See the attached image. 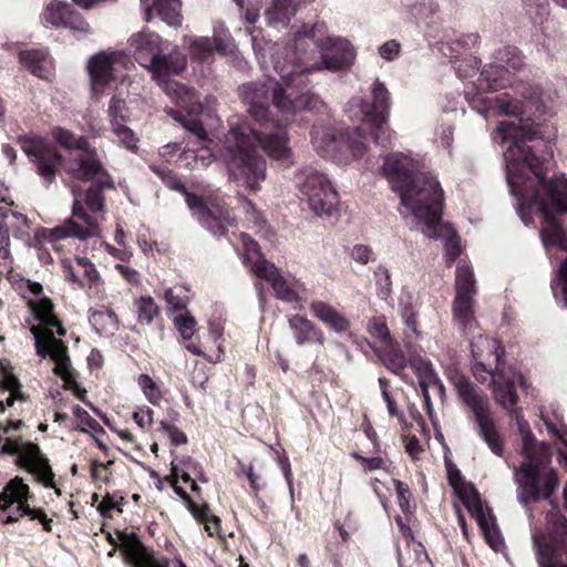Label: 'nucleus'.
Returning a JSON list of instances; mask_svg holds the SVG:
<instances>
[{"mask_svg": "<svg viewBox=\"0 0 567 567\" xmlns=\"http://www.w3.org/2000/svg\"><path fill=\"white\" fill-rule=\"evenodd\" d=\"M239 95L248 113L259 123L261 130L252 127L231 128L227 136L226 163L231 179H244L250 189L265 178L266 162L257 153L261 145L266 153L276 159L284 157V138L280 120L272 117L270 103L281 111L284 87L269 75L268 83L249 82L239 87Z\"/></svg>", "mask_w": 567, "mask_h": 567, "instance_id": "f257e3e1", "label": "nucleus"}, {"mask_svg": "<svg viewBox=\"0 0 567 567\" xmlns=\"http://www.w3.org/2000/svg\"><path fill=\"white\" fill-rule=\"evenodd\" d=\"M522 144H514L506 154V179L511 194L516 197V210L525 225V212L536 206L544 217L540 237L546 248L557 247L567 251V233L557 219L567 214V178L564 175L547 177L553 151H543L539 157Z\"/></svg>", "mask_w": 567, "mask_h": 567, "instance_id": "f03ea898", "label": "nucleus"}, {"mask_svg": "<svg viewBox=\"0 0 567 567\" xmlns=\"http://www.w3.org/2000/svg\"><path fill=\"white\" fill-rule=\"evenodd\" d=\"M319 32V24H293L289 29L286 65L290 63L292 69L286 73V114L324 107L317 94L306 90L308 73L323 69L343 71L353 62L354 50L348 40L329 37L322 41Z\"/></svg>", "mask_w": 567, "mask_h": 567, "instance_id": "7ed1b4c3", "label": "nucleus"}, {"mask_svg": "<svg viewBox=\"0 0 567 567\" xmlns=\"http://www.w3.org/2000/svg\"><path fill=\"white\" fill-rule=\"evenodd\" d=\"M481 90L478 83L477 90L465 91V99L474 111L485 118L491 115H504L518 120V124L503 121L497 125L495 138L508 144L505 158L509 147L516 143L530 152V159L539 155L535 154L537 146L528 145V142H536L548 150L547 144L556 134L546 124L545 115L549 112V105L538 85L518 82L513 86L514 94L506 92L495 97L485 96Z\"/></svg>", "mask_w": 567, "mask_h": 567, "instance_id": "20e7f679", "label": "nucleus"}, {"mask_svg": "<svg viewBox=\"0 0 567 567\" xmlns=\"http://www.w3.org/2000/svg\"><path fill=\"white\" fill-rule=\"evenodd\" d=\"M114 188L113 185L92 183L84 194V204L74 194L72 215L61 225L43 229V237L48 241L65 238L87 240L101 237V223L104 220L106 209L104 192Z\"/></svg>", "mask_w": 567, "mask_h": 567, "instance_id": "39448f33", "label": "nucleus"}, {"mask_svg": "<svg viewBox=\"0 0 567 567\" xmlns=\"http://www.w3.org/2000/svg\"><path fill=\"white\" fill-rule=\"evenodd\" d=\"M404 210L402 215H411L421 231L427 238L437 239L442 229L443 189L434 176L429 173L417 174L414 182L399 193Z\"/></svg>", "mask_w": 567, "mask_h": 567, "instance_id": "423d86ee", "label": "nucleus"}, {"mask_svg": "<svg viewBox=\"0 0 567 567\" xmlns=\"http://www.w3.org/2000/svg\"><path fill=\"white\" fill-rule=\"evenodd\" d=\"M371 103L359 96L350 99L344 106V113L352 122H361L369 127L378 145L388 146L391 144V132L386 126L391 106L390 92L379 79L371 85Z\"/></svg>", "mask_w": 567, "mask_h": 567, "instance_id": "0eeeda50", "label": "nucleus"}, {"mask_svg": "<svg viewBox=\"0 0 567 567\" xmlns=\"http://www.w3.org/2000/svg\"><path fill=\"white\" fill-rule=\"evenodd\" d=\"M311 137L317 152L338 164L348 163L350 158L363 155L368 141L363 126L352 128L313 126Z\"/></svg>", "mask_w": 567, "mask_h": 567, "instance_id": "6e6552de", "label": "nucleus"}, {"mask_svg": "<svg viewBox=\"0 0 567 567\" xmlns=\"http://www.w3.org/2000/svg\"><path fill=\"white\" fill-rule=\"evenodd\" d=\"M452 382L461 401L472 411L478 435L493 454L503 456L504 443L494 421L488 396L465 375H455Z\"/></svg>", "mask_w": 567, "mask_h": 567, "instance_id": "1a4fd4ad", "label": "nucleus"}, {"mask_svg": "<svg viewBox=\"0 0 567 567\" xmlns=\"http://www.w3.org/2000/svg\"><path fill=\"white\" fill-rule=\"evenodd\" d=\"M291 183L315 216L326 219L338 217L339 194L323 173L305 167L295 173Z\"/></svg>", "mask_w": 567, "mask_h": 567, "instance_id": "9d476101", "label": "nucleus"}, {"mask_svg": "<svg viewBox=\"0 0 567 567\" xmlns=\"http://www.w3.org/2000/svg\"><path fill=\"white\" fill-rule=\"evenodd\" d=\"M4 444L0 449V454L17 455V464L32 474L37 482L45 487H53L58 495L60 489L54 485V474L50 466L49 460L41 452L38 444L32 442H23L19 436L12 439L3 436Z\"/></svg>", "mask_w": 567, "mask_h": 567, "instance_id": "9b49d317", "label": "nucleus"}, {"mask_svg": "<svg viewBox=\"0 0 567 567\" xmlns=\"http://www.w3.org/2000/svg\"><path fill=\"white\" fill-rule=\"evenodd\" d=\"M547 518L554 535L548 540L533 535L538 567H567V518L554 512Z\"/></svg>", "mask_w": 567, "mask_h": 567, "instance_id": "f8f14e48", "label": "nucleus"}, {"mask_svg": "<svg viewBox=\"0 0 567 567\" xmlns=\"http://www.w3.org/2000/svg\"><path fill=\"white\" fill-rule=\"evenodd\" d=\"M476 295L473 269L460 262L455 272V297L452 312L455 323L463 331H472L476 327L474 317V296Z\"/></svg>", "mask_w": 567, "mask_h": 567, "instance_id": "ddd939ff", "label": "nucleus"}, {"mask_svg": "<svg viewBox=\"0 0 567 567\" xmlns=\"http://www.w3.org/2000/svg\"><path fill=\"white\" fill-rule=\"evenodd\" d=\"M514 480L522 496H551L558 486V475L553 468L540 467L527 461L514 470Z\"/></svg>", "mask_w": 567, "mask_h": 567, "instance_id": "4468645a", "label": "nucleus"}, {"mask_svg": "<svg viewBox=\"0 0 567 567\" xmlns=\"http://www.w3.org/2000/svg\"><path fill=\"white\" fill-rule=\"evenodd\" d=\"M523 64L517 48L504 47L495 53L494 62L485 68L478 79L481 89L486 87L489 91H498L511 84V80L505 78L511 70H518Z\"/></svg>", "mask_w": 567, "mask_h": 567, "instance_id": "2eb2a0df", "label": "nucleus"}, {"mask_svg": "<svg viewBox=\"0 0 567 567\" xmlns=\"http://www.w3.org/2000/svg\"><path fill=\"white\" fill-rule=\"evenodd\" d=\"M184 45L187 49L192 61L198 63L208 62L214 52L226 55L233 52L234 42L230 34L224 30L214 29V37L189 35L184 38Z\"/></svg>", "mask_w": 567, "mask_h": 567, "instance_id": "dca6fc26", "label": "nucleus"}, {"mask_svg": "<svg viewBox=\"0 0 567 567\" xmlns=\"http://www.w3.org/2000/svg\"><path fill=\"white\" fill-rule=\"evenodd\" d=\"M186 56L177 45L169 42L162 52L145 68L156 83L166 89L167 84L174 83L173 76L181 74L186 68Z\"/></svg>", "mask_w": 567, "mask_h": 567, "instance_id": "f3484780", "label": "nucleus"}, {"mask_svg": "<svg viewBox=\"0 0 567 567\" xmlns=\"http://www.w3.org/2000/svg\"><path fill=\"white\" fill-rule=\"evenodd\" d=\"M458 501L476 520L488 545L495 551L502 550L504 540L496 524V517L486 502L483 498H458Z\"/></svg>", "mask_w": 567, "mask_h": 567, "instance_id": "a211bd4d", "label": "nucleus"}, {"mask_svg": "<svg viewBox=\"0 0 567 567\" xmlns=\"http://www.w3.org/2000/svg\"><path fill=\"white\" fill-rule=\"evenodd\" d=\"M30 332L34 338L37 354L42 359L50 357L55 362L54 372L65 375V371L71 369V361L63 341L56 339L51 330H41L35 326L30 328Z\"/></svg>", "mask_w": 567, "mask_h": 567, "instance_id": "6ab92c4d", "label": "nucleus"}, {"mask_svg": "<svg viewBox=\"0 0 567 567\" xmlns=\"http://www.w3.org/2000/svg\"><path fill=\"white\" fill-rule=\"evenodd\" d=\"M81 152L73 161V166L71 167L72 176L82 182L113 185L112 176L101 162L96 150L89 145L87 150Z\"/></svg>", "mask_w": 567, "mask_h": 567, "instance_id": "aec40b11", "label": "nucleus"}, {"mask_svg": "<svg viewBox=\"0 0 567 567\" xmlns=\"http://www.w3.org/2000/svg\"><path fill=\"white\" fill-rule=\"evenodd\" d=\"M382 169L391 184V188L398 194L414 182L415 175L423 173L419 171L417 163L414 159L402 153L386 156Z\"/></svg>", "mask_w": 567, "mask_h": 567, "instance_id": "412c9836", "label": "nucleus"}, {"mask_svg": "<svg viewBox=\"0 0 567 567\" xmlns=\"http://www.w3.org/2000/svg\"><path fill=\"white\" fill-rule=\"evenodd\" d=\"M23 152L35 167L38 175L47 185L55 181L58 166L61 164V155L53 148L43 147L34 142L24 141Z\"/></svg>", "mask_w": 567, "mask_h": 567, "instance_id": "4be33fe9", "label": "nucleus"}, {"mask_svg": "<svg viewBox=\"0 0 567 567\" xmlns=\"http://www.w3.org/2000/svg\"><path fill=\"white\" fill-rule=\"evenodd\" d=\"M63 274L66 281L83 289L99 287L102 278L95 265L86 257L75 256L73 259L62 260Z\"/></svg>", "mask_w": 567, "mask_h": 567, "instance_id": "5701e85b", "label": "nucleus"}, {"mask_svg": "<svg viewBox=\"0 0 567 567\" xmlns=\"http://www.w3.org/2000/svg\"><path fill=\"white\" fill-rule=\"evenodd\" d=\"M128 43L135 61L145 69L162 52L164 47H167L169 41L155 32L146 30L133 34Z\"/></svg>", "mask_w": 567, "mask_h": 567, "instance_id": "b1692460", "label": "nucleus"}, {"mask_svg": "<svg viewBox=\"0 0 567 567\" xmlns=\"http://www.w3.org/2000/svg\"><path fill=\"white\" fill-rule=\"evenodd\" d=\"M120 547L132 567H168L166 560L156 559L134 534L117 533Z\"/></svg>", "mask_w": 567, "mask_h": 567, "instance_id": "393cba45", "label": "nucleus"}, {"mask_svg": "<svg viewBox=\"0 0 567 567\" xmlns=\"http://www.w3.org/2000/svg\"><path fill=\"white\" fill-rule=\"evenodd\" d=\"M113 54L100 52L89 60L87 69L91 79V87L95 94H102L114 80Z\"/></svg>", "mask_w": 567, "mask_h": 567, "instance_id": "a878e982", "label": "nucleus"}, {"mask_svg": "<svg viewBox=\"0 0 567 567\" xmlns=\"http://www.w3.org/2000/svg\"><path fill=\"white\" fill-rule=\"evenodd\" d=\"M141 6L144 11L143 18L146 22L153 19V11L155 10L161 20L167 25L175 29L182 25L181 0H152V3L150 0H141Z\"/></svg>", "mask_w": 567, "mask_h": 567, "instance_id": "bb28decb", "label": "nucleus"}, {"mask_svg": "<svg viewBox=\"0 0 567 567\" xmlns=\"http://www.w3.org/2000/svg\"><path fill=\"white\" fill-rule=\"evenodd\" d=\"M288 322L292 338L298 346L310 343L323 344V332L311 320L306 317L295 315L289 318Z\"/></svg>", "mask_w": 567, "mask_h": 567, "instance_id": "cd10ccee", "label": "nucleus"}, {"mask_svg": "<svg viewBox=\"0 0 567 567\" xmlns=\"http://www.w3.org/2000/svg\"><path fill=\"white\" fill-rule=\"evenodd\" d=\"M493 394L496 403L506 411H513L517 405L518 395L514 381L504 371L493 374Z\"/></svg>", "mask_w": 567, "mask_h": 567, "instance_id": "c85d7f7f", "label": "nucleus"}, {"mask_svg": "<svg viewBox=\"0 0 567 567\" xmlns=\"http://www.w3.org/2000/svg\"><path fill=\"white\" fill-rule=\"evenodd\" d=\"M310 310L318 320L337 333L344 332L350 328V321L336 308L324 301H312Z\"/></svg>", "mask_w": 567, "mask_h": 567, "instance_id": "c756f323", "label": "nucleus"}, {"mask_svg": "<svg viewBox=\"0 0 567 567\" xmlns=\"http://www.w3.org/2000/svg\"><path fill=\"white\" fill-rule=\"evenodd\" d=\"M166 94L171 96L179 106H182L189 115H197L203 111V104L199 101V96L195 90L174 82L167 84L164 89Z\"/></svg>", "mask_w": 567, "mask_h": 567, "instance_id": "7c9ffc66", "label": "nucleus"}, {"mask_svg": "<svg viewBox=\"0 0 567 567\" xmlns=\"http://www.w3.org/2000/svg\"><path fill=\"white\" fill-rule=\"evenodd\" d=\"M20 62L33 75L49 79L52 75V59L48 50H28L20 53Z\"/></svg>", "mask_w": 567, "mask_h": 567, "instance_id": "2f4dec72", "label": "nucleus"}, {"mask_svg": "<svg viewBox=\"0 0 567 567\" xmlns=\"http://www.w3.org/2000/svg\"><path fill=\"white\" fill-rule=\"evenodd\" d=\"M250 271L259 279L271 284L275 295L278 299H284V280L280 270L265 258L251 260Z\"/></svg>", "mask_w": 567, "mask_h": 567, "instance_id": "473e14b6", "label": "nucleus"}, {"mask_svg": "<svg viewBox=\"0 0 567 567\" xmlns=\"http://www.w3.org/2000/svg\"><path fill=\"white\" fill-rule=\"evenodd\" d=\"M182 503L196 520L204 524L205 530L210 536L219 533L220 519L212 514L210 508L205 502L197 503L194 498H182Z\"/></svg>", "mask_w": 567, "mask_h": 567, "instance_id": "72a5a7b5", "label": "nucleus"}, {"mask_svg": "<svg viewBox=\"0 0 567 567\" xmlns=\"http://www.w3.org/2000/svg\"><path fill=\"white\" fill-rule=\"evenodd\" d=\"M471 351L473 359L491 360V358H496L497 362H501L504 354V350L496 339L482 334L473 337Z\"/></svg>", "mask_w": 567, "mask_h": 567, "instance_id": "f704fd0d", "label": "nucleus"}, {"mask_svg": "<svg viewBox=\"0 0 567 567\" xmlns=\"http://www.w3.org/2000/svg\"><path fill=\"white\" fill-rule=\"evenodd\" d=\"M378 357L383 365L396 375H402L408 367V360L404 352L394 341L385 344L384 348L378 352Z\"/></svg>", "mask_w": 567, "mask_h": 567, "instance_id": "c9c22d12", "label": "nucleus"}, {"mask_svg": "<svg viewBox=\"0 0 567 567\" xmlns=\"http://www.w3.org/2000/svg\"><path fill=\"white\" fill-rule=\"evenodd\" d=\"M28 498H0V511L7 512L14 507L16 512L22 515H30L32 519H38L42 523L44 530L50 532L51 520L40 509H31L25 503Z\"/></svg>", "mask_w": 567, "mask_h": 567, "instance_id": "e433bc0d", "label": "nucleus"}, {"mask_svg": "<svg viewBox=\"0 0 567 567\" xmlns=\"http://www.w3.org/2000/svg\"><path fill=\"white\" fill-rule=\"evenodd\" d=\"M89 320L99 334H113L118 330L117 315L111 309H90Z\"/></svg>", "mask_w": 567, "mask_h": 567, "instance_id": "4c0bfd02", "label": "nucleus"}, {"mask_svg": "<svg viewBox=\"0 0 567 567\" xmlns=\"http://www.w3.org/2000/svg\"><path fill=\"white\" fill-rule=\"evenodd\" d=\"M449 484L453 488L454 496H480L472 483L465 481L461 471L451 461L445 460Z\"/></svg>", "mask_w": 567, "mask_h": 567, "instance_id": "58836bf2", "label": "nucleus"}, {"mask_svg": "<svg viewBox=\"0 0 567 567\" xmlns=\"http://www.w3.org/2000/svg\"><path fill=\"white\" fill-rule=\"evenodd\" d=\"M33 313L35 319L44 326L43 330H50L55 327L59 336L65 334V329L61 326L60 321L53 312V305L47 300L41 299L33 305Z\"/></svg>", "mask_w": 567, "mask_h": 567, "instance_id": "ea45409f", "label": "nucleus"}, {"mask_svg": "<svg viewBox=\"0 0 567 567\" xmlns=\"http://www.w3.org/2000/svg\"><path fill=\"white\" fill-rule=\"evenodd\" d=\"M189 289L184 285H176L165 290L164 299L168 305L171 315L183 313L189 302Z\"/></svg>", "mask_w": 567, "mask_h": 567, "instance_id": "a19ab883", "label": "nucleus"}, {"mask_svg": "<svg viewBox=\"0 0 567 567\" xmlns=\"http://www.w3.org/2000/svg\"><path fill=\"white\" fill-rule=\"evenodd\" d=\"M71 9V4L52 0L44 9L42 13V20L45 24H50L55 29L63 27L66 16Z\"/></svg>", "mask_w": 567, "mask_h": 567, "instance_id": "79ce46f5", "label": "nucleus"}, {"mask_svg": "<svg viewBox=\"0 0 567 567\" xmlns=\"http://www.w3.org/2000/svg\"><path fill=\"white\" fill-rule=\"evenodd\" d=\"M52 136L62 147L66 150H87L90 145L85 136H75L72 132L63 127H55L52 131Z\"/></svg>", "mask_w": 567, "mask_h": 567, "instance_id": "37998d69", "label": "nucleus"}, {"mask_svg": "<svg viewBox=\"0 0 567 567\" xmlns=\"http://www.w3.org/2000/svg\"><path fill=\"white\" fill-rule=\"evenodd\" d=\"M207 217V223L203 220L198 221L215 237L224 236L227 231V224H233V220L225 216L219 209H209Z\"/></svg>", "mask_w": 567, "mask_h": 567, "instance_id": "c03bdc74", "label": "nucleus"}, {"mask_svg": "<svg viewBox=\"0 0 567 567\" xmlns=\"http://www.w3.org/2000/svg\"><path fill=\"white\" fill-rule=\"evenodd\" d=\"M72 31L75 38L81 39L91 33V25L85 18L72 7L66 16L63 27Z\"/></svg>", "mask_w": 567, "mask_h": 567, "instance_id": "a18cd8bd", "label": "nucleus"}, {"mask_svg": "<svg viewBox=\"0 0 567 567\" xmlns=\"http://www.w3.org/2000/svg\"><path fill=\"white\" fill-rule=\"evenodd\" d=\"M498 365L499 362H497L496 358H491V360L473 359L472 372L476 380L483 383L487 380V377H491L493 380V374L503 371L498 369Z\"/></svg>", "mask_w": 567, "mask_h": 567, "instance_id": "49530a36", "label": "nucleus"}, {"mask_svg": "<svg viewBox=\"0 0 567 567\" xmlns=\"http://www.w3.org/2000/svg\"><path fill=\"white\" fill-rule=\"evenodd\" d=\"M171 319L183 339L189 340L194 336L197 322L195 317L190 315L189 311L171 315Z\"/></svg>", "mask_w": 567, "mask_h": 567, "instance_id": "de8ad7c7", "label": "nucleus"}, {"mask_svg": "<svg viewBox=\"0 0 567 567\" xmlns=\"http://www.w3.org/2000/svg\"><path fill=\"white\" fill-rule=\"evenodd\" d=\"M305 293L306 288L300 280L286 276V302L295 303V308L302 307Z\"/></svg>", "mask_w": 567, "mask_h": 567, "instance_id": "09e8293b", "label": "nucleus"}, {"mask_svg": "<svg viewBox=\"0 0 567 567\" xmlns=\"http://www.w3.org/2000/svg\"><path fill=\"white\" fill-rule=\"evenodd\" d=\"M111 128L122 146L132 152L137 151L140 140L136 134L125 125V123H115V125H111Z\"/></svg>", "mask_w": 567, "mask_h": 567, "instance_id": "8fccbe9b", "label": "nucleus"}, {"mask_svg": "<svg viewBox=\"0 0 567 567\" xmlns=\"http://www.w3.org/2000/svg\"><path fill=\"white\" fill-rule=\"evenodd\" d=\"M367 330L371 337L379 339L384 346L394 341L383 316L371 318L368 322Z\"/></svg>", "mask_w": 567, "mask_h": 567, "instance_id": "3c124183", "label": "nucleus"}, {"mask_svg": "<svg viewBox=\"0 0 567 567\" xmlns=\"http://www.w3.org/2000/svg\"><path fill=\"white\" fill-rule=\"evenodd\" d=\"M138 321L151 324L153 319L159 313V308L150 296H143L137 300Z\"/></svg>", "mask_w": 567, "mask_h": 567, "instance_id": "603ef678", "label": "nucleus"}, {"mask_svg": "<svg viewBox=\"0 0 567 567\" xmlns=\"http://www.w3.org/2000/svg\"><path fill=\"white\" fill-rule=\"evenodd\" d=\"M107 114L111 125H115V123H125L128 120L126 102L117 96H113L109 103Z\"/></svg>", "mask_w": 567, "mask_h": 567, "instance_id": "864d4df0", "label": "nucleus"}, {"mask_svg": "<svg viewBox=\"0 0 567 567\" xmlns=\"http://www.w3.org/2000/svg\"><path fill=\"white\" fill-rule=\"evenodd\" d=\"M416 373H422L427 384L435 388L441 396L445 393V388L433 369L430 361L421 360L419 365H415Z\"/></svg>", "mask_w": 567, "mask_h": 567, "instance_id": "5fc2aeb1", "label": "nucleus"}, {"mask_svg": "<svg viewBox=\"0 0 567 567\" xmlns=\"http://www.w3.org/2000/svg\"><path fill=\"white\" fill-rule=\"evenodd\" d=\"M137 383L148 402L154 405L159 403L162 400L161 389L148 374H140Z\"/></svg>", "mask_w": 567, "mask_h": 567, "instance_id": "6e6d98bb", "label": "nucleus"}, {"mask_svg": "<svg viewBox=\"0 0 567 567\" xmlns=\"http://www.w3.org/2000/svg\"><path fill=\"white\" fill-rule=\"evenodd\" d=\"M172 476H173L172 487L174 488L175 493L178 496H181V497L189 496L187 494V492L184 491L183 487L179 485V478L183 481V483L189 485L192 492H196V493L200 492L197 483L190 477V475L185 472H179V470L175 465H173V467H172Z\"/></svg>", "mask_w": 567, "mask_h": 567, "instance_id": "4d7b16f0", "label": "nucleus"}, {"mask_svg": "<svg viewBox=\"0 0 567 567\" xmlns=\"http://www.w3.org/2000/svg\"><path fill=\"white\" fill-rule=\"evenodd\" d=\"M377 277L378 296L386 300L392 293V279L388 268L379 266L374 272Z\"/></svg>", "mask_w": 567, "mask_h": 567, "instance_id": "13d9d810", "label": "nucleus"}, {"mask_svg": "<svg viewBox=\"0 0 567 567\" xmlns=\"http://www.w3.org/2000/svg\"><path fill=\"white\" fill-rule=\"evenodd\" d=\"M183 193L185 195L187 206L193 212V215L197 218V220H203L204 223H207V214L210 208H208L205 205L202 197L188 193L186 189Z\"/></svg>", "mask_w": 567, "mask_h": 567, "instance_id": "bf43d9fd", "label": "nucleus"}, {"mask_svg": "<svg viewBox=\"0 0 567 567\" xmlns=\"http://www.w3.org/2000/svg\"><path fill=\"white\" fill-rule=\"evenodd\" d=\"M447 238L445 240V260L446 265L451 267L461 254L460 238L455 231L447 228Z\"/></svg>", "mask_w": 567, "mask_h": 567, "instance_id": "052dcab7", "label": "nucleus"}, {"mask_svg": "<svg viewBox=\"0 0 567 567\" xmlns=\"http://www.w3.org/2000/svg\"><path fill=\"white\" fill-rule=\"evenodd\" d=\"M241 241L244 246L243 260L244 264L249 268L251 260L262 258L260 247L258 243L250 238L247 234H241Z\"/></svg>", "mask_w": 567, "mask_h": 567, "instance_id": "680f3d73", "label": "nucleus"}, {"mask_svg": "<svg viewBox=\"0 0 567 567\" xmlns=\"http://www.w3.org/2000/svg\"><path fill=\"white\" fill-rule=\"evenodd\" d=\"M284 0H267L265 17L269 25L277 27L282 22Z\"/></svg>", "mask_w": 567, "mask_h": 567, "instance_id": "e2e57ef3", "label": "nucleus"}, {"mask_svg": "<svg viewBox=\"0 0 567 567\" xmlns=\"http://www.w3.org/2000/svg\"><path fill=\"white\" fill-rule=\"evenodd\" d=\"M239 10L244 12L247 22L254 24L258 17L261 0H234Z\"/></svg>", "mask_w": 567, "mask_h": 567, "instance_id": "0e129e2a", "label": "nucleus"}, {"mask_svg": "<svg viewBox=\"0 0 567 567\" xmlns=\"http://www.w3.org/2000/svg\"><path fill=\"white\" fill-rule=\"evenodd\" d=\"M416 546L420 548V551L416 548L414 549L415 559L412 563H410L408 558L399 555L398 561L400 567H432L422 544L417 543Z\"/></svg>", "mask_w": 567, "mask_h": 567, "instance_id": "69168bd1", "label": "nucleus"}, {"mask_svg": "<svg viewBox=\"0 0 567 567\" xmlns=\"http://www.w3.org/2000/svg\"><path fill=\"white\" fill-rule=\"evenodd\" d=\"M350 257L360 265H367L375 260L372 248L368 245L357 244L350 250Z\"/></svg>", "mask_w": 567, "mask_h": 567, "instance_id": "338daca9", "label": "nucleus"}, {"mask_svg": "<svg viewBox=\"0 0 567 567\" xmlns=\"http://www.w3.org/2000/svg\"><path fill=\"white\" fill-rule=\"evenodd\" d=\"M0 496H30L29 486L20 477L12 478Z\"/></svg>", "mask_w": 567, "mask_h": 567, "instance_id": "774afa93", "label": "nucleus"}]
</instances>
